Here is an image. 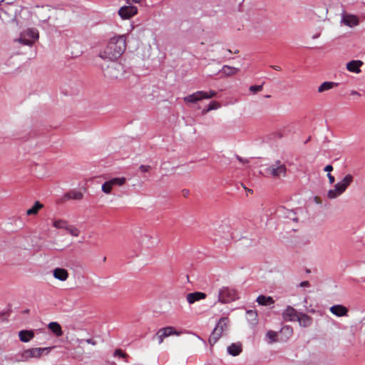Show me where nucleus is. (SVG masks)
I'll return each mask as SVG.
<instances>
[{"label":"nucleus","mask_w":365,"mask_h":365,"mask_svg":"<svg viewBox=\"0 0 365 365\" xmlns=\"http://www.w3.org/2000/svg\"><path fill=\"white\" fill-rule=\"evenodd\" d=\"M206 298V294L203 292H195L189 293L186 296L187 301L189 304H192L195 302L204 299Z\"/></svg>","instance_id":"nucleus-19"},{"label":"nucleus","mask_w":365,"mask_h":365,"mask_svg":"<svg viewBox=\"0 0 365 365\" xmlns=\"http://www.w3.org/2000/svg\"><path fill=\"white\" fill-rule=\"evenodd\" d=\"M86 342H87L88 344H92L93 346H95L97 344L96 341L95 340H93V339H88L86 340Z\"/></svg>","instance_id":"nucleus-45"},{"label":"nucleus","mask_w":365,"mask_h":365,"mask_svg":"<svg viewBox=\"0 0 365 365\" xmlns=\"http://www.w3.org/2000/svg\"><path fill=\"white\" fill-rule=\"evenodd\" d=\"M232 235L231 228L228 225H220L216 230L215 237L228 240L232 238Z\"/></svg>","instance_id":"nucleus-14"},{"label":"nucleus","mask_w":365,"mask_h":365,"mask_svg":"<svg viewBox=\"0 0 365 365\" xmlns=\"http://www.w3.org/2000/svg\"><path fill=\"white\" fill-rule=\"evenodd\" d=\"M184 192H184V195H187V194H188V192H189V191H188V190H184Z\"/></svg>","instance_id":"nucleus-52"},{"label":"nucleus","mask_w":365,"mask_h":365,"mask_svg":"<svg viewBox=\"0 0 365 365\" xmlns=\"http://www.w3.org/2000/svg\"><path fill=\"white\" fill-rule=\"evenodd\" d=\"M319 36V34H315L314 36H313V38H317Z\"/></svg>","instance_id":"nucleus-51"},{"label":"nucleus","mask_w":365,"mask_h":365,"mask_svg":"<svg viewBox=\"0 0 365 365\" xmlns=\"http://www.w3.org/2000/svg\"><path fill=\"white\" fill-rule=\"evenodd\" d=\"M42 207H43V205L41 203H40L38 201H36L31 208L27 210L26 215H36L38 213V212L39 211V210H41Z\"/></svg>","instance_id":"nucleus-33"},{"label":"nucleus","mask_w":365,"mask_h":365,"mask_svg":"<svg viewBox=\"0 0 365 365\" xmlns=\"http://www.w3.org/2000/svg\"><path fill=\"white\" fill-rule=\"evenodd\" d=\"M350 96L360 97L361 94L357 91L353 90V91H351Z\"/></svg>","instance_id":"nucleus-43"},{"label":"nucleus","mask_w":365,"mask_h":365,"mask_svg":"<svg viewBox=\"0 0 365 365\" xmlns=\"http://www.w3.org/2000/svg\"><path fill=\"white\" fill-rule=\"evenodd\" d=\"M113 354L115 356H119L123 358H125L127 356V354L123 353L122 350L120 349H115Z\"/></svg>","instance_id":"nucleus-41"},{"label":"nucleus","mask_w":365,"mask_h":365,"mask_svg":"<svg viewBox=\"0 0 365 365\" xmlns=\"http://www.w3.org/2000/svg\"><path fill=\"white\" fill-rule=\"evenodd\" d=\"M53 347L31 348L25 349L21 354L23 361H29L31 359H39L43 354H48Z\"/></svg>","instance_id":"nucleus-9"},{"label":"nucleus","mask_w":365,"mask_h":365,"mask_svg":"<svg viewBox=\"0 0 365 365\" xmlns=\"http://www.w3.org/2000/svg\"><path fill=\"white\" fill-rule=\"evenodd\" d=\"M297 321L300 326L304 327H309L312 323V317L304 313L299 314Z\"/></svg>","instance_id":"nucleus-22"},{"label":"nucleus","mask_w":365,"mask_h":365,"mask_svg":"<svg viewBox=\"0 0 365 365\" xmlns=\"http://www.w3.org/2000/svg\"><path fill=\"white\" fill-rule=\"evenodd\" d=\"M330 312L336 317H345L348 314V309L346 307L336 304L330 307Z\"/></svg>","instance_id":"nucleus-17"},{"label":"nucleus","mask_w":365,"mask_h":365,"mask_svg":"<svg viewBox=\"0 0 365 365\" xmlns=\"http://www.w3.org/2000/svg\"><path fill=\"white\" fill-rule=\"evenodd\" d=\"M339 86L338 83L333 81H325L322 83L317 88V91L320 93L331 90Z\"/></svg>","instance_id":"nucleus-21"},{"label":"nucleus","mask_w":365,"mask_h":365,"mask_svg":"<svg viewBox=\"0 0 365 365\" xmlns=\"http://www.w3.org/2000/svg\"><path fill=\"white\" fill-rule=\"evenodd\" d=\"M38 37V31L36 29H27L20 34L16 41L21 44L31 46Z\"/></svg>","instance_id":"nucleus-8"},{"label":"nucleus","mask_w":365,"mask_h":365,"mask_svg":"<svg viewBox=\"0 0 365 365\" xmlns=\"http://www.w3.org/2000/svg\"><path fill=\"white\" fill-rule=\"evenodd\" d=\"M353 181L351 175H346L340 182H337L333 189L327 192V197L334 200L342 195Z\"/></svg>","instance_id":"nucleus-2"},{"label":"nucleus","mask_w":365,"mask_h":365,"mask_svg":"<svg viewBox=\"0 0 365 365\" xmlns=\"http://www.w3.org/2000/svg\"><path fill=\"white\" fill-rule=\"evenodd\" d=\"M262 85H255V86H250L249 88V90L254 94L258 93V92H260L262 90Z\"/></svg>","instance_id":"nucleus-38"},{"label":"nucleus","mask_w":365,"mask_h":365,"mask_svg":"<svg viewBox=\"0 0 365 365\" xmlns=\"http://www.w3.org/2000/svg\"><path fill=\"white\" fill-rule=\"evenodd\" d=\"M267 176L273 178H284L287 175V167L280 160H276L265 170Z\"/></svg>","instance_id":"nucleus-5"},{"label":"nucleus","mask_w":365,"mask_h":365,"mask_svg":"<svg viewBox=\"0 0 365 365\" xmlns=\"http://www.w3.org/2000/svg\"><path fill=\"white\" fill-rule=\"evenodd\" d=\"M242 351V345L241 343H233L227 347L229 354L236 356Z\"/></svg>","instance_id":"nucleus-23"},{"label":"nucleus","mask_w":365,"mask_h":365,"mask_svg":"<svg viewBox=\"0 0 365 365\" xmlns=\"http://www.w3.org/2000/svg\"><path fill=\"white\" fill-rule=\"evenodd\" d=\"M327 177L329 178V182L332 184L335 180L334 177L330 173L327 174Z\"/></svg>","instance_id":"nucleus-44"},{"label":"nucleus","mask_w":365,"mask_h":365,"mask_svg":"<svg viewBox=\"0 0 365 365\" xmlns=\"http://www.w3.org/2000/svg\"><path fill=\"white\" fill-rule=\"evenodd\" d=\"M127 180L125 177L113 178L109 180L106 181L101 185V190L106 195L111 193L114 187H121L124 185Z\"/></svg>","instance_id":"nucleus-10"},{"label":"nucleus","mask_w":365,"mask_h":365,"mask_svg":"<svg viewBox=\"0 0 365 365\" xmlns=\"http://www.w3.org/2000/svg\"><path fill=\"white\" fill-rule=\"evenodd\" d=\"M239 71V68L230 66L227 65L223 66L220 72H222L225 76H230L237 74Z\"/></svg>","instance_id":"nucleus-29"},{"label":"nucleus","mask_w":365,"mask_h":365,"mask_svg":"<svg viewBox=\"0 0 365 365\" xmlns=\"http://www.w3.org/2000/svg\"><path fill=\"white\" fill-rule=\"evenodd\" d=\"M202 91H197L183 98V101L186 104L196 103L203 100Z\"/></svg>","instance_id":"nucleus-16"},{"label":"nucleus","mask_w":365,"mask_h":365,"mask_svg":"<svg viewBox=\"0 0 365 365\" xmlns=\"http://www.w3.org/2000/svg\"><path fill=\"white\" fill-rule=\"evenodd\" d=\"M266 337L268 339L269 344H272V343H274V342H277L279 341L278 340V333L277 331H274L272 330H269L266 333Z\"/></svg>","instance_id":"nucleus-34"},{"label":"nucleus","mask_w":365,"mask_h":365,"mask_svg":"<svg viewBox=\"0 0 365 365\" xmlns=\"http://www.w3.org/2000/svg\"><path fill=\"white\" fill-rule=\"evenodd\" d=\"M228 325L229 319L227 317H222L220 319L208 339V342L211 346H213L221 338L224 331L227 330Z\"/></svg>","instance_id":"nucleus-3"},{"label":"nucleus","mask_w":365,"mask_h":365,"mask_svg":"<svg viewBox=\"0 0 365 365\" xmlns=\"http://www.w3.org/2000/svg\"><path fill=\"white\" fill-rule=\"evenodd\" d=\"M48 328L56 336H61L63 334V331L61 325L56 322H50L48 324Z\"/></svg>","instance_id":"nucleus-26"},{"label":"nucleus","mask_w":365,"mask_h":365,"mask_svg":"<svg viewBox=\"0 0 365 365\" xmlns=\"http://www.w3.org/2000/svg\"><path fill=\"white\" fill-rule=\"evenodd\" d=\"M155 336L156 338L158 339V343L160 344L163 342V340L165 338H166L164 334L161 332L160 329H159L156 334H155Z\"/></svg>","instance_id":"nucleus-39"},{"label":"nucleus","mask_w":365,"mask_h":365,"mask_svg":"<svg viewBox=\"0 0 365 365\" xmlns=\"http://www.w3.org/2000/svg\"><path fill=\"white\" fill-rule=\"evenodd\" d=\"M332 170H333V167L331 165H327L324 168V171L328 172V173L332 171Z\"/></svg>","instance_id":"nucleus-46"},{"label":"nucleus","mask_w":365,"mask_h":365,"mask_svg":"<svg viewBox=\"0 0 365 365\" xmlns=\"http://www.w3.org/2000/svg\"><path fill=\"white\" fill-rule=\"evenodd\" d=\"M364 63L360 60H353L346 63V69L355 73H359L361 72V66Z\"/></svg>","instance_id":"nucleus-18"},{"label":"nucleus","mask_w":365,"mask_h":365,"mask_svg":"<svg viewBox=\"0 0 365 365\" xmlns=\"http://www.w3.org/2000/svg\"><path fill=\"white\" fill-rule=\"evenodd\" d=\"M120 66L116 65L115 66L108 67L106 71V75L110 78H117L121 74V71L119 69Z\"/></svg>","instance_id":"nucleus-25"},{"label":"nucleus","mask_w":365,"mask_h":365,"mask_svg":"<svg viewBox=\"0 0 365 365\" xmlns=\"http://www.w3.org/2000/svg\"><path fill=\"white\" fill-rule=\"evenodd\" d=\"M237 159L239 160V161H240V162H242V163H247V162H248V160H243L242 158H240V157H239V156L237 157Z\"/></svg>","instance_id":"nucleus-49"},{"label":"nucleus","mask_w":365,"mask_h":365,"mask_svg":"<svg viewBox=\"0 0 365 365\" xmlns=\"http://www.w3.org/2000/svg\"><path fill=\"white\" fill-rule=\"evenodd\" d=\"M309 283L308 281H304L300 283V287H309Z\"/></svg>","instance_id":"nucleus-47"},{"label":"nucleus","mask_w":365,"mask_h":365,"mask_svg":"<svg viewBox=\"0 0 365 365\" xmlns=\"http://www.w3.org/2000/svg\"><path fill=\"white\" fill-rule=\"evenodd\" d=\"M287 217L290 220L297 222L298 220L295 213L292 210H287Z\"/></svg>","instance_id":"nucleus-40"},{"label":"nucleus","mask_w":365,"mask_h":365,"mask_svg":"<svg viewBox=\"0 0 365 365\" xmlns=\"http://www.w3.org/2000/svg\"><path fill=\"white\" fill-rule=\"evenodd\" d=\"M203 99H210L216 96L217 93L215 91L210 90L209 91H202Z\"/></svg>","instance_id":"nucleus-37"},{"label":"nucleus","mask_w":365,"mask_h":365,"mask_svg":"<svg viewBox=\"0 0 365 365\" xmlns=\"http://www.w3.org/2000/svg\"><path fill=\"white\" fill-rule=\"evenodd\" d=\"M141 0H127L128 4H132V3H140Z\"/></svg>","instance_id":"nucleus-48"},{"label":"nucleus","mask_w":365,"mask_h":365,"mask_svg":"<svg viewBox=\"0 0 365 365\" xmlns=\"http://www.w3.org/2000/svg\"><path fill=\"white\" fill-rule=\"evenodd\" d=\"M220 107V103L217 101H211L207 108L203 111V113H207L212 110L218 109Z\"/></svg>","instance_id":"nucleus-36"},{"label":"nucleus","mask_w":365,"mask_h":365,"mask_svg":"<svg viewBox=\"0 0 365 365\" xmlns=\"http://www.w3.org/2000/svg\"><path fill=\"white\" fill-rule=\"evenodd\" d=\"M19 0H1L0 3L1 12L0 18L2 21H10L15 16L14 11L17 5H15Z\"/></svg>","instance_id":"nucleus-4"},{"label":"nucleus","mask_w":365,"mask_h":365,"mask_svg":"<svg viewBox=\"0 0 365 365\" xmlns=\"http://www.w3.org/2000/svg\"><path fill=\"white\" fill-rule=\"evenodd\" d=\"M66 230L72 236H74V237H78L80 234V231L79 230L74 227V226H72L71 225L68 224L67 228L66 229Z\"/></svg>","instance_id":"nucleus-35"},{"label":"nucleus","mask_w":365,"mask_h":365,"mask_svg":"<svg viewBox=\"0 0 365 365\" xmlns=\"http://www.w3.org/2000/svg\"><path fill=\"white\" fill-rule=\"evenodd\" d=\"M239 298L237 290L232 287L225 286L220 289L218 301L221 303H230Z\"/></svg>","instance_id":"nucleus-6"},{"label":"nucleus","mask_w":365,"mask_h":365,"mask_svg":"<svg viewBox=\"0 0 365 365\" xmlns=\"http://www.w3.org/2000/svg\"><path fill=\"white\" fill-rule=\"evenodd\" d=\"M65 197L67 199L81 200L83 197V195L80 191L71 190L65 195Z\"/></svg>","instance_id":"nucleus-30"},{"label":"nucleus","mask_w":365,"mask_h":365,"mask_svg":"<svg viewBox=\"0 0 365 365\" xmlns=\"http://www.w3.org/2000/svg\"><path fill=\"white\" fill-rule=\"evenodd\" d=\"M299 314L297 311L291 306H288L282 312V318L284 321H297Z\"/></svg>","instance_id":"nucleus-13"},{"label":"nucleus","mask_w":365,"mask_h":365,"mask_svg":"<svg viewBox=\"0 0 365 365\" xmlns=\"http://www.w3.org/2000/svg\"><path fill=\"white\" fill-rule=\"evenodd\" d=\"M161 332L164 334L165 337H168L172 335H180V332L176 331L173 327H167L164 328L160 329Z\"/></svg>","instance_id":"nucleus-32"},{"label":"nucleus","mask_w":365,"mask_h":365,"mask_svg":"<svg viewBox=\"0 0 365 365\" xmlns=\"http://www.w3.org/2000/svg\"><path fill=\"white\" fill-rule=\"evenodd\" d=\"M127 46L125 34L114 35L110 37L106 46L99 51L98 57L103 61L113 62L119 58Z\"/></svg>","instance_id":"nucleus-1"},{"label":"nucleus","mask_w":365,"mask_h":365,"mask_svg":"<svg viewBox=\"0 0 365 365\" xmlns=\"http://www.w3.org/2000/svg\"><path fill=\"white\" fill-rule=\"evenodd\" d=\"M340 23L344 26L352 28L359 25V20L355 15L344 14Z\"/></svg>","instance_id":"nucleus-12"},{"label":"nucleus","mask_w":365,"mask_h":365,"mask_svg":"<svg viewBox=\"0 0 365 365\" xmlns=\"http://www.w3.org/2000/svg\"><path fill=\"white\" fill-rule=\"evenodd\" d=\"M257 302L259 305L269 306L274 303L272 297L259 295L257 298Z\"/></svg>","instance_id":"nucleus-27"},{"label":"nucleus","mask_w":365,"mask_h":365,"mask_svg":"<svg viewBox=\"0 0 365 365\" xmlns=\"http://www.w3.org/2000/svg\"><path fill=\"white\" fill-rule=\"evenodd\" d=\"M139 169L143 173H147V172H148L150 170V165H140L139 167Z\"/></svg>","instance_id":"nucleus-42"},{"label":"nucleus","mask_w":365,"mask_h":365,"mask_svg":"<svg viewBox=\"0 0 365 365\" xmlns=\"http://www.w3.org/2000/svg\"><path fill=\"white\" fill-rule=\"evenodd\" d=\"M37 8L38 9V11L36 13V15L39 18L40 21H41L43 22L47 21L48 20V19L50 18V15H49L50 9H49V8L48 6L41 7V8L37 6Z\"/></svg>","instance_id":"nucleus-20"},{"label":"nucleus","mask_w":365,"mask_h":365,"mask_svg":"<svg viewBox=\"0 0 365 365\" xmlns=\"http://www.w3.org/2000/svg\"><path fill=\"white\" fill-rule=\"evenodd\" d=\"M118 14L122 19H129L138 14V8L131 4H128L121 6Z\"/></svg>","instance_id":"nucleus-11"},{"label":"nucleus","mask_w":365,"mask_h":365,"mask_svg":"<svg viewBox=\"0 0 365 365\" xmlns=\"http://www.w3.org/2000/svg\"><path fill=\"white\" fill-rule=\"evenodd\" d=\"M14 18L10 21H2L5 24L16 23L17 25L27 22L31 18L30 11L24 6H17L14 11Z\"/></svg>","instance_id":"nucleus-7"},{"label":"nucleus","mask_w":365,"mask_h":365,"mask_svg":"<svg viewBox=\"0 0 365 365\" xmlns=\"http://www.w3.org/2000/svg\"><path fill=\"white\" fill-rule=\"evenodd\" d=\"M274 69H275L276 71H280L281 70V68L278 66H273L272 67Z\"/></svg>","instance_id":"nucleus-50"},{"label":"nucleus","mask_w":365,"mask_h":365,"mask_svg":"<svg viewBox=\"0 0 365 365\" xmlns=\"http://www.w3.org/2000/svg\"><path fill=\"white\" fill-rule=\"evenodd\" d=\"M53 277L61 282H65L68 279L69 274L67 269L62 267H56L52 271Z\"/></svg>","instance_id":"nucleus-15"},{"label":"nucleus","mask_w":365,"mask_h":365,"mask_svg":"<svg viewBox=\"0 0 365 365\" xmlns=\"http://www.w3.org/2000/svg\"><path fill=\"white\" fill-rule=\"evenodd\" d=\"M280 333L282 335L281 340L285 341L292 336L293 329L290 326L286 325L281 329Z\"/></svg>","instance_id":"nucleus-28"},{"label":"nucleus","mask_w":365,"mask_h":365,"mask_svg":"<svg viewBox=\"0 0 365 365\" xmlns=\"http://www.w3.org/2000/svg\"><path fill=\"white\" fill-rule=\"evenodd\" d=\"M52 225L56 229L66 230L68 225V222L63 219H53Z\"/></svg>","instance_id":"nucleus-31"},{"label":"nucleus","mask_w":365,"mask_h":365,"mask_svg":"<svg viewBox=\"0 0 365 365\" xmlns=\"http://www.w3.org/2000/svg\"><path fill=\"white\" fill-rule=\"evenodd\" d=\"M19 339L22 342H29L34 337V331L32 330H21L19 332Z\"/></svg>","instance_id":"nucleus-24"}]
</instances>
